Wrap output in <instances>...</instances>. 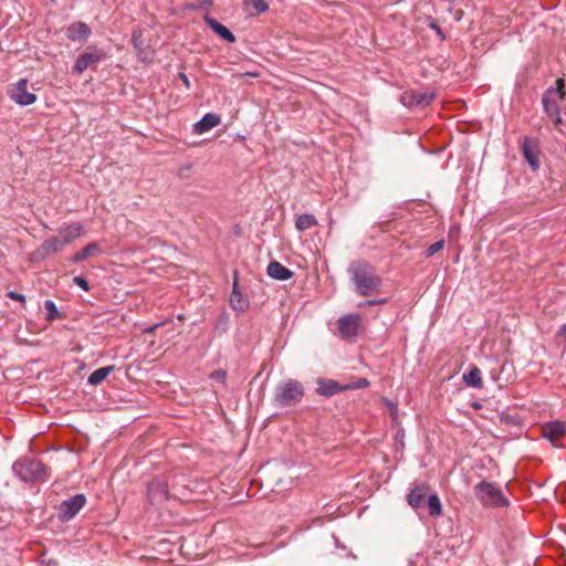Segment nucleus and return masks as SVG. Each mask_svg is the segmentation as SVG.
Returning <instances> with one entry per match:
<instances>
[{"instance_id": "nucleus-2", "label": "nucleus", "mask_w": 566, "mask_h": 566, "mask_svg": "<svg viewBox=\"0 0 566 566\" xmlns=\"http://www.w3.org/2000/svg\"><path fill=\"white\" fill-rule=\"evenodd\" d=\"M474 494L478 501L486 507H505L509 505V500L495 483L486 481L478 483L474 486Z\"/></svg>"}, {"instance_id": "nucleus-31", "label": "nucleus", "mask_w": 566, "mask_h": 566, "mask_svg": "<svg viewBox=\"0 0 566 566\" xmlns=\"http://www.w3.org/2000/svg\"><path fill=\"white\" fill-rule=\"evenodd\" d=\"M369 385L368 380L365 379V378H360L357 382L355 384H352V385H346L344 386L345 389H360V388H365Z\"/></svg>"}, {"instance_id": "nucleus-38", "label": "nucleus", "mask_w": 566, "mask_h": 566, "mask_svg": "<svg viewBox=\"0 0 566 566\" xmlns=\"http://www.w3.org/2000/svg\"><path fill=\"white\" fill-rule=\"evenodd\" d=\"M562 115L566 116V103H565V106H563V107L560 108V116H562Z\"/></svg>"}, {"instance_id": "nucleus-20", "label": "nucleus", "mask_w": 566, "mask_h": 566, "mask_svg": "<svg viewBox=\"0 0 566 566\" xmlns=\"http://www.w3.org/2000/svg\"><path fill=\"white\" fill-rule=\"evenodd\" d=\"M102 252V249L97 242H91L85 248H83L81 251L76 252L72 258L71 261L74 263L82 262L86 260L87 258H91L93 255H96Z\"/></svg>"}, {"instance_id": "nucleus-11", "label": "nucleus", "mask_w": 566, "mask_h": 566, "mask_svg": "<svg viewBox=\"0 0 566 566\" xmlns=\"http://www.w3.org/2000/svg\"><path fill=\"white\" fill-rule=\"evenodd\" d=\"M566 434V422L551 421L542 427V436L552 444H556Z\"/></svg>"}, {"instance_id": "nucleus-12", "label": "nucleus", "mask_w": 566, "mask_h": 566, "mask_svg": "<svg viewBox=\"0 0 566 566\" xmlns=\"http://www.w3.org/2000/svg\"><path fill=\"white\" fill-rule=\"evenodd\" d=\"M91 34V28L82 21L73 22L65 29L66 38L72 42H84Z\"/></svg>"}, {"instance_id": "nucleus-4", "label": "nucleus", "mask_w": 566, "mask_h": 566, "mask_svg": "<svg viewBox=\"0 0 566 566\" xmlns=\"http://www.w3.org/2000/svg\"><path fill=\"white\" fill-rule=\"evenodd\" d=\"M304 388L302 384L294 379L281 384L276 388L275 401L280 406H291L302 400Z\"/></svg>"}, {"instance_id": "nucleus-36", "label": "nucleus", "mask_w": 566, "mask_h": 566, "mask_svg": "<svg viewBox=\"0 0 566 566\" xmlns=\"http://www.w3.org/2000/svg\"><path fill=\"white\" fill-rule=\"evenodd\" d=\"M430 28L437 32V34L440 36V39H444V35H443L441 29L436 23L431 22Z\"/></svg>"}, {"instance_id": "nucleus-28", "label": "nucleus", "mask_w": 566, "mask_h": 566, "mask_svg": "<svg viewBox=\"0 0 566 566\" xmlns=\"http://www.w3.org/2000/svg\"><path fill=\"white\" fill-rule=\"evenodd\" d=\"M524 156L527 159L528 164L532 166V168L535 170L538 168V163L536 158L533 156V154L530 151L527 146L524 144L523 146Z\"/></svg>"}, {"instance_id": "nucleus-1", "label": "nucleus", "mask_w": 566, "mask_h": 566, "mask_svg": "<svg viewBox=\"0 0 566 566\" xmlns=\"http://www.w3.org/2000/svg\"><path fill=\"white\" fill-rule=\"evenodd\" d=\"M348 272L358 294L363 296H370L380 292L381 279L376 274L375 269L367 262H352L349 264Z\"/></svg>"}, {"instance_id": "nucleus-23", "label": "nucleus", "mask_w": 566, "mask_h": 566, "mask_svg": "<svg viewBox=\"0 0 566 566\" xmlns=\"http://www.w3.org/2000/svg\"><path fill=\"white\" fill-rule=\"evenodd\" d=\"M317 224V219L314 214L304 213L297 217L295 228L298 231H305Z\"/></svg>"}, {"instance_id": "nucleus-30", "label": "nucleus", "mask_w": 566, "mask_h": 566, "mask_svg": "<svg viewBox=\"0 0 566 566\" xmlns=\"http://www.w3.org/2000/svg\"><path fill=\"white\" fill-rule=\"evenodd\" d=\"M384 401H385L386 406H388L389 409H390V417L392 418V421L397 422L398 421V407H397V405L394 403L389 399H385Z\"/></svg>"}, {"instance_id": "nucleus-37", "label": "nucleus", "mask_w": 566, "mask_h": 566, "mask_svg": "<svg viewBox=\"0 0 566 566\" xmlns=\"http://www.w3.org/2000/svg\"><path fill=\"white\" fill-rule=\"evenodd\" d=\"M179 77L181 78V81H182V83L185 84V86H186L187 88H189V87H190V82H189V78L187 77V75H186V74H184V73H180V74H179Z\"/></svg>"}, {"instance_id": "nucleus-33", "label": "nucleus", "mask_w": 566, "mask_h": 566, "mask_svg": "<svg viewBox=\"0 0 566 566\" xmlns=\"http://www.w3.org/2000/svg\"><path fill=\"white\" fill-rule=\"evenodd\" d=\"M8 296L11 298V300H14V301H18V302H21V303H24L25 302V297L24 295L18 293V292H14V291H10L8 292Z\"/></svg>"}, {"instance_id": "nucleus-18", "label": "nucleus", "mask_w": 566, "mask_h": 566, "mask_svg": "<svg viewBox=\"0 0 566 566\" xmlns=\"http://www.w3.org/2000/svg\"><path fill=\"white\" fill-rule=\"evenodd\" d=\"M317 392L324 397H331L337 392L345 390L337 381L319 378L317 380Z\"/></svg>"}, {"instance_id": "nucleus-9", "label": "nucleus", "mask_w": 566, "mask_h": 566, "mask_svg": "<svg viewBox=\"0 0 566 566\" xmlns=\"http://www.w3.org/2000/svg\"><path fill=\"white\" fill-rule=\"evenodd\" d=\"M84 494H76L63 501L59 506V518L63 522L72 520L85 505Z\"/></svg>"}, {"instance_id": "nucleus-6", "label": "nucleus", "mask_w": 566, "mask_h": 566, "mask_svg": "<svg viewBox=\"0 0 566 566\" xmlns=\"http://www.w3.org/2000/svg\"><path fill=\"white\" fill-rule=\"evenodd\" d=\"M8 95L14 103L21 106L32 105L36 101V95L28 90V81L25 78L11 84L8 88Z\"/></svg>"}, {"instance_id": "nucleus-29", "label": "nucleus", "mask_w": 566, "mask_h": 566, "mask_svg": "<svg viewBox=\"0 0 566 566\" xmlns=\"http://www.w3.org/2000/svg\"><path fill=\"white\" fill-rule=\"evenodd\" d=\"M443 245H444V242L442 240L432 243L431 245L428 247V249L426 251V255L432 256L433 254H436L437 252L442 250Z\"/></svg>"}, {"instance_id": "nucleus-7", "label": "nucleus", "mask_w": 566, "mask_h": 566, "mask_svg": "<svg viewBox=\"0 0 566 566\" xmlns=\"http://www.w3.org/2000/svg\"><path fill=\"white\" fill-rule=\"evenodd\" d=\"M436 97L433 92H417L409 90L400 95V102L408 108H424L430 105Z\"/></svg>"}, {"instance_id": "nucleus-8", "label": "nucleus", "mask_w": 566, "mask_h": 566, "mask_svg": "<svg viewBox=\"0 0 566 566\" xmlns=\"http://www.w3.org/2000/svg\"><path fill=\"white\" fill-rule=\"evenodd\" d=\"M65 248L63 241L57 235L51 237L43 241L31 254V261L41 262L51 254L57 253Z\"/></svg>"}, {"instance_id": "nucleus-17", "label": "nucleus", "mask_w": 566, "mask_h": 566, "mask_svg": "<svg viewBox=\"0 0 566 566\" xmlns=\"http://www.w3.org/2000/svg\"><path fill=\"white\" fill-rule=\"evenodd\" d=\"M266 273L270 277L279 281H286L293 276V272L277 261L269 263Z\"/></svg>"}, {"instance_id": "nucleus-3", "label": "nucleus", "mask_w": 566, "mask_h": 566, "mask_svg": "<svg viewBox=\"0 0 566 566\" xmlns=\"http://www.w3.org/2000/svg\"><path fill=\"white\" fill-rule=\"evenodd\" d=\"M565 96L566 92L564 91L563 78H558L556 81V87L547 90L543 96L544 109L555 124L562 123L560 104L564 103Z\"/></svg>"}, {"instance_id": "nucleus-32", "label": "nucleus", "mask_w": 566, "mask_h": 566, "mask_svg": "<svg viewBox=\"0 0 566 566\" xmlns=\"http://www.w3.org/2000/svg\"><path fill=\"white\" fill-rule=\"evenodd\" d=\"M73 283L76 284L77 286H80L84 291H88V289H90L88 282L82 276H74Z\"/></svg>"}, {"instance_id": "nucleus-15", "label": "nucleus", "mask_w": 566, "mask_h": 566, "mask_svg": "<svg viewBox=\"0 0 566 566\" xmlns=\"http://www.w3.org/2000/svg\"><path fill=\"white\" fill-rule=\"evenodd\" d=\"M230 305L237 312H244L249 302L245 297H243L242 293L239 291V282H238V272H234L232 292L230 295Z\"/></svg>"}, {"instance_id": "nucleus-27", "label": "nucleus", "mask_w": 566, "mask_h": 566, "mask_svg": "<svg viewBox=\"0 0 566 566\" xmlns=\"http://www.w3.org/2000/svg\"><path fill=\"white\" fill-rule=\"evenodd\" d=\"M250 4L258 13H263L269 9V4L265 0H250Z\"/></svg>"}, {"instance_id": "nucleus-14", "label": "nucleus", "mask_w": 566, "mask_h": 566, "mask_svg": "<svg viewBox=\"0 0 566 566\" xmlns=\"http://www.w3.org/2000/svg\"><path fill=\"white\" fill-rule=\"evenodd\" d=\"M103 54L101 52H84L76 59L73 71L82 74L90 66L101 62Z\"/></svg>"}, {"instance_id": "nucleus-5", "label": "nucleus", "mask_w": 566, "mask_h": 566, "mask_svg": "<svg viewBox=\"0 0 566 566\" xmlns=\"http://www.w3.org/2000/svg\"><path fill=\"white\" fill-rule=\"evenodd\" d=\"M14 470L23 481L42 479L45 475V467L42 462L32 459H23L14 464Z\"/></svg>"}, {"instance_id": "nucleus-13", "label": "nucleus", "mask_w": 566, "mask_h": 566, "mask_svg": "<svg viewBox=\"0 0 566 566\" xmlns=\"http://www.w3.org/2000/svg\"><path fill=\"white\" fill-rule=\"evenodd\" d=\"M85 234V229L82 222H72L62 227L59 231V238L63 241L64 245H69L71 242L76 240L77 238Z\"/></svg>"}, {"instance_id": "nucleus-34", "label": "nucleus", "mask_w": 566, "mask_h": 566, "mask_svg": "<svg viewBox=\"0 0 566 566\" xmlns=\"http://www.w3.org/2000/svg\"><path fill=\"white\" fill-rule=\"evenodd\" d=\"M210 378L223 381L226 379V371L223 370H216L210 374Z\"/></svg>"}, {"instance_id": "nucleus-19", "label": "nucleus", "mask_w": 566, "mask_h": 566, "mask_svg": "<svg viewBox=\"0 0 566 566\" xmlns=\"http://www.w3.org/2000/svg\"><path fill=\"white\" fill-rule=\"evenodd\" d=\"M205 21L220 38L229 43L235 42V36L233 33L219 21L211 17H206Z\"/></svg>"}, {"instance_id": "nucleus-26", "label": "nucleus", "mask_w": 566, "mask_h": 566, "mask_svg": "<svg viewBox=\"0 0 566 566\" xmlns=\"http://www.w3.org/2000/svg\"><path fill=\"white\" fill-rule=\"evenodd\" d=\"M44 307L46 310V318L49 321H54L60 316V312L53 301L46 300L44 302Z\"/></svg>"}, {"instance_id": "nucleus-10", "label": "nucleus", "mask_w": 566, "mask_h": 566, "mask_svg": "<svg viewBox=\"0 0 566 566\" xmlns=\"http://www.w3.org/2000/svg\"><path fill=\"white\" fill-rule=\"evenodd\" d=\"M360 326V316L357 314H348L339 317L338 328L343 337L352 338L358 333Z\"/></svg>"}, {"instance_id": "nucleus-35", "label": "nucleus", "mask_w": 566, "mask_h": 566, "mask_svg": "<svg viewBox=\"0 0 566 566\" xmlns=\"http://www.w3.org/2000/svg\"><path fill=\"white\" fill-rule=\"evenodd\" d=\"M386 302V298H380V300H370V301H366V302H361L359 303V307H364V306H370V305H376V304H382Z\"/></svg>"}, {"instance_id": "nucleus-24", "label": "nucleus", "mask_w": 566, "mask_h": 566, "mask_svg": "<svg viewBox=\"0 0 566 566\" xmlns=\"http://www.w3.org/2000/svg\"><path fill=\"white\" fill-rule=\"evenodd\" d=\"M113 370L114 366H105L94 370L88 377V384L94 386L101 384Z\"/></svg>"}, {"instance_id": "nucleus-25", "label": "nucleus", "mask_w": 566, "mask_h": 566, "mask_svg": "<svg viewBox=\"0 0 566 566\" xmlns=\"http://www.w3.org/2000/svg\"><path fill=\"white\" fill-rule=\"evenodd\" d=\"M428 510L431 516H439L442 512V505L437 494H431L428 499Z\"/></svg>"}, {"instance_id": "nucleus-39", "label": "nucleus", "mask_w": 566, "mask_h": 566, "mask_svg": "<svg viewBox=\"0 0 566 566\" xmlns=\"http://www.w3.org/2000/svg\"><path fill=\"white\" fill-rule=\"evenodd\" d=\"M245 75H249V76H258V74H256V73H252V72H248V73H245Z\"/></svg>"}, {"instance_id": "nucleus-16", "label": "nucleus", "mask_w": 566, "mask_h": 566, "mask_svg": "<svg viewBox=\"0 0 566 566\" xmlns=\"http://www.w3.org/2000/svg\"><path fill=\"white\" fill-rule=\"evenodd\" d=\"M221 123L220 116L208 113L199 122L193 125V133L197 135L205 134Z\"/></svg>"}, {"instance_id": "nucleus-21", "label": "nucleus", "mask_w": 566, "mask_h": 566, "mask_svg": "<svg viewBox=\"0 0 566 566\" xmlns=\"http://www.w3.org/2000/svg\"><path fill=\"white\" fill-rule=\"evenodd\" d=\"M427 493V488L424 485H418L410 491L408 494V503L413 509H418L422 505Z\"/></svg>"}, {"instance_id": "nucleus-22", "label": "nucleus", "mask_w": 566, "mask_h": 566, "mask_svg": "<svg viewBox=\"0 0 566 566\" xmlns=\"http://www.w3.org/2000/svg\"><path fill=\"white\" fill-rule=\"evenodd\" d=\"M462 378L465 385L469 387L480 388L482 386L481 371L476 367H473L468 373H464Z\"/></svg>"}]
</instances>
